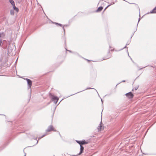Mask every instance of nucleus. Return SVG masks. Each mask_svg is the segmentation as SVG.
I'll return each mask as SVG.
<instances>
[{"label":"nucleus","mask_w":156,"mask_h":156,"mask_svg":"<svg viewBox=\"0 0 156 156\" xmlns=\"http://www.w3.org/2000/svg\"><path fill=\"white\" fill-rule=\"evenodd\" d=\"M65 44H66V39L65 38Z\"/></svg>","instance_id":"obj_29"},{"label":"nucleus","mask_w":156,"mask_h":156,"mask_svg":"<svg viewBox=\"0 0 156 156\" xmlns=\"http://www.w3.org/2000/svg\"><path fill=\"white\" fill-rule=\"evenodd\" d=\"M125 81L124 80H123L122 82H125Z\"/></svg>","instance_id":"obj_33"},{"label":"nucleus","mask_w":156,"mask_h":156,"mask_svg":"<svg viewBox=\"0 0 156 156\" xmlns=\"http://www.w3.org/2000/svg\"><path fill=\"white\" fill-rule=\"evenodd\" d=\"M26 156V153H25V155L24 156Z\"/></svg>","instance_id":"obj_35"},{"label":"nucleus","mask_w":156,"mask_h":156,"mask_svg":"<svg viewBox=\"0 0 156 156\" xmlns=\"http://www.w3.org/2000/svg\"><path fill=\"white\" fill-rule=\"evenodd\" d=\"M88 61H89L88 60H87Z\"/></svg>","instance_id":"obj_37"},{"label":"nucleus","mask_w":156,"mask_h":156,"mask_svg":"<svg viewBox=\"0 0 156 156\" xmlns=\"http://www.w3.org/2000/svg\"><path fill=\"white\" fill-rule=\"evenodd\" d=\"M138 86H136V87H135L133 88V89H132V90L133 91L134 90H136L138 89Z\"/></svg>","instance_id":"obj_16"},{"label":"nucleus","mask_w":156,"mask_h":156,"mask_svg":"<svg viewBox=\"0 0 156 156\" xmlns=\"http://www.w3.org/2000/svg\"><path fill=\"white\" fill-rule=\"evenodd\" d=\"M111 57V55L109 54V55H108L107 57V58H105V57L104 58H103V60H106V59H108L109 58H110Z\"/></svg>","instance_id":"obj_12"},{"label":"nucleus","mask_w":156,"mask_h":156,"mask_svg":"<svg viewBox=\"0 0 156 156\" xmlns=\"http://www.w3.org/2000/svg\"><path fill=\"white\" fill-rule=\"evenodd\" d=\"M66 51H69V52H71V51L70 50H67L66 49Z\"/></svg>","instance_id":"obj_25"},{"label":"nucleus","mask_w":156,"mask_h":156,"mask_svg":"<svg viewBox=\"0 0 156 156\" xmlns=\"http://www.w3.org/2000/svg\"><path fill=\"white\" fill-rule=\"evenodd\" d=\"M103 9V7L102 6H100L96 10L97 12H100Z\"/></svg>","instance_id":"obj_8"},{"label":"nucleus","mask_w":156,"mask_h":156,"mask_svg":"<svg viewBox=\"0 0 156 156\" xmlns=\"http://www.w3.org/2000/svg\"><path fill=\"white\" fill-rule=\"evenodd\" d=\"M127 48V47H126V46H125V47H124V48H123L122 49H124V48Z\"/></svg>","instance_id":"obj_27"},{"label":"nucleus","mask_w":156,"mask_h":156,"mask_svg":"<svg viewBox=\"0 0 156 156\" xmlns=\"http://www.w3.org/2000/svg\"><path fill=\"white\" fill-rule=\"evenodd\" d=\"M80 145H81V141H76Z\"/></svg>","instance_id":"obj_18"},{"label":"nucleus","mask_w":156,"mask_h":156,"mask_svg":"<svg viewBox=\"0 0 156 156\" xmlns=\"http://www.w3.org/2000/svg\"><path fill=\"white\" fill-rule=\"evenodd\" d=\"M80 151L79 153L78 154V155H80L81 154L83 151L84 147L82 146V145H80Z\"/></svg>","instance_id":"obj_5"},{"label":"nucleus","mask_w":156,"mask_h":156,"mask_svg":"<svg viewBox=\"0 0 156 156\" xmlns=\"http://www.w3.org/2000/svg\"><path fill=\"white\" fill-rule=\"evenodd\" d=\"M101 102H102V103H103V101H102V99L101 98Z\"/></svg>","instance_id":"obj_34"},{"label":"nucleus","mask_w":156,"mask_h":156,"mask_svg":"<svg viewBox=\"0 0 156 156\" xmlns=\"http://www.w3.org/2000/svg\"><path fill=\"white\" fill-rule=\"evenodd\" d=\"M5 36V34L3 32L0 33V38L3 37Z\"/></svg>","instance_id":"obj_11"},{"label":"nucleus","mask_w":156,"mask_h":156,"mask_svg":"<svg viewBox=\"0 0 156 156\" xmlns=\"http://www.w3.org/2000/svg\"><path fill=\"white\" fill-rule=\"evenodd\" d=\"M127 53L128 54V55H129V52H128V51L127 50Z\"/></svg>","instance_id":"obj_32"},{"label":"nucleus","mask_w":156,"mask_h":156,"mask_svg":"<svg viewBox=\"0 0 156 156\" xmlns=\"http://www.w3.org/2000/svg\"><path fill=\"white\" fill-rule=\"evenodd\" d=\"M76 94V93H75V94H73L71 95H69V96H68V97H69V96H72V95H74V94Z\"/></svg>","instance_id":"obj_26"},{"label":"nucleus","mask_w":156,"mask_h":156,"mask_svg":"<svg viewBox=\"0 0 156 156\" xmlns=\"http://www.w3.org/2000/svg\"><path fill=\"white\" fill-rule=\"evenodd\" d=\"M114 3H115L114 2H111L109 5H111L114 4Z\"/></svg>","instance_id":"obj_21"},{"label":"nucleus","mask_w":156,"mask_h":156,"mask_svg":"<svg viewBox=\"0 0 156 156\" xmlns=\"http://www.w3.org/2000/svg\"><path fill=\"white\" fill-rule=\"evenodd\" d=\"M130 43V41H128L127 43H126V45H129V44Z\"/></svg>","instance_id":"obj_20"},{"label":"nucleus","mask_w":156,"mask_h":156,"mask_svg":"<svg viewBox=\"0 0 156 156\" xmlns=\"http://www.w3.org/2000/svg\"><path fill=\"white\" fill-rule=\"evenodd\" d=\"M13 8L14 10H15L16 11V12H18L19 11L18 9L15 6V5H13Z\"/></svg>","instance_id":"obj_9"},{"label":"nucleus","mask_w":156,"mask_h":156,"mask_svg":"<svg viewBox=\"0 0 156 156\" xmlns=\"http://www.w3.org/2000/svg\"><path fill=\"white\" fill-rule=\"evenodd\" d=\"M10 14L12 15H14V11L13 10L11 9L10 11Z\"/></svg>","instance_id":"obj_15"},{"label":"nucleus","mask_w":156,"mask_h":156,"mask_svg":"<svg viewBox=\"0 0 156 156\" xmlns=\"http://www.w3.org/2000/svg\"><path fill=\"white\" fill-rule=\"evenodd\" d=\"M64 26H63L62 28H63V30H64V32H65V29H64Z\"/></svg>","instance_id":"obj_24"},{"label":"nucleus","mask_w":156,"mask_h":156,"mask_svg":"<svg viewBox=\"0 0 156 156\" xmlns=\"http://www.w3.org/2000/svg\"><path fill=\"white\" fill-rule=\"evenodd\" d=\"M110 6V5H108V6H107L105 9V10L106 9H107V8L109 6Z\"/></svg>","instance_id":"obj_22"},{"label":"nucleus","mask_w":156,"mask_h":156,"mask_svg":"<svg viewBox=\"0 0 156 156\" xmlns=\"http://www.w3.org/2000/svg\"><path fill=\"white\" fill-rule=\"evenodd\" d=\"M27 83L28 84V88H30L32 84V82L30 80H27Z\"/></svg>","instance_id":"obj_3"},{"label":"nucleus","mask_w":156,"mask_h":156,"mask_svg":"<svg viewBox=\"0 0 156 156\" xmlns=\"http://www.w3.org/2000/svg\"><path fill=\"white\" fill-rule=\"evenodd\" d=\"M156 13V6L151 11L148 13Z\"/></svg>","instance_id":"obj_7"},{"label":"nucleus","mask_w":156,"mask_h":156,"mask_svg":"<svg viewBox=\"0 0 156 156\" xmlns=\"http://www.w3.org/2000/svg\"><path fill=\"white\" fill-rule=\"evenodd\" d=\"M146 67H147V66H145V67H143V68H140L139 69V70H141V69H142L143 68H144Z\"/></svg>","instance_id":"obj_23"},{"label":"nucleus","mask_w":156,"mask_h":156,"mask_svg":"<svg viewBox=\"0 0 156 156\" xmlns=\"http://www.w3.org/2000/svg\"><path fill=\"white\" fill-rule=\"evenodd\" d=\"M52 100L54 101H56V102H55V103H57L58 100V97L55 96H52Z\"/></svg>","instance_id":"obj_4"},{"label":"nucleus","mask_w":156,"mask_h":156,"mask_svg":"<svg viewBox=\"0 0 156 156\" xmlns=\"http://www.w3.org/2000/svg\"><path fill=\"white\" fill-rule=\"evenodd\" d=\"M140 18H139V20H138V22H139L140 21ZM138 24V23H137V25Z\"/></svg>","instance_id":"obj_30"},{"label":"nucleus","mask_w":156,"mask_h":156,"mask_svg":"<svg viewBox=\"0 0 156 156\" xmlns=\"http://www.w3.org/2000/svg\"><path fill=\"white\" fill-rule=\"evenodd\" d=\"M25 80H27H27H29V79H27V78H25Z\"/></svg>","instance_id":"obj_31"},{"label":"nucleus","mask_w":156,"mask_h":156,"mask_svg":"<svg viewBox=\"0 0 156 156\" xmlns=\"http://www.w3.org/2000/svg\"><path fill=\"white\" fill-rule=\"evenodd\" d=\"M51 131H55L54 129L53 128V126L51 125L48 127V129L46 130V131L47 132H50Z\"/></svg>","instance_id":"obj_2"},{"label":"nucleus","mask_w":156,"mask_h":156,"mask_svg":"<svg viewBox=\"0 0 156 156\" xmlns=\"http://www.w3.org/2000/svg\"><path fill=\"white\" fill-rule=\"evenodd\" d=\"M87 143H88L86 142L85 140H83L81 141V145H82L84 144H86Z\"/></svg>","instance_id":"obj_10"},{"label":"nucleus","mask_w":156,"mask_h":156,"mask_svg":"<svg viewBox=\"0 0 156 156\" xmlns=\"http://www.w3.org/2000/svg\"><path fill=\"white\" fill-rule=\"evenodd\" d=\"M101 121L100 122V125L98 126L97 127V129L99 131H100L103 129V128L102 127V126L101 125Z\"/></svg>","instance_id":"obj_6"},{"label":"nucleus","mask_w":156,"mask_h":156,"mask_svg":"<svg viewBox=\"0 0 156 156\" xmlns=\"http://www.w3.org/2000/svg\"><path fill=\"white\" fill-rule=\"evenodd\" d=\"M126 96L129 99H132L133 97V94L131 92L126 94Z\"/></svg>","instance_id":"obj_1"},{"label":"nucleus","mask_w":156,"mask_h":156,"mask_svg":"<svg viewBox=\"0 0 156 156\" xmlns=\"http://www.w3.org/2000/svg\"><path fill=\"white\" fill-rule=\"evenodd\" d=\"M77 155H73V156H77Z\"/></svg>","instance_id":"obj_36"},{"label":"nucleus","mask_w":156,"mask_h":156,"mask_svg":"<svg viewBox=\"0 0 156 156\" xmlns=\"http://www.w3.org/2000/svg\"><path fill=\"white\" fill-rule=\"evenodd\" d=\"M38 143V140H37V142H36V144H35V145L37 144Z\"/></svg>","instance_id":"obj_28"},{"label":"nucleus","mask_w":156,"mask_h":156,"mask_svg":"<svg viewBox=\"0 0 156 156\" xmlns=\"http://www.w3.org/2000/svg\"><path fill=\"white\" fill-rule=\"evenodd\" d=\"M55 23L56 24H57V25H59L61 27H62V24H60V23Z\"/></svg>","instance_id":"obj_19"},{"label":"nucleus","mask_w":156,"mask_h":156,"mask_svg":"<svg viewBox=\"0 0 156 156\" xmlns=\"http://www.w3.org/2000/svg\"><path fill=\"white\" fill-rule=\"evenodd\" d=\"M9 2L12 6L15 5L14 2L13 0H9Z\"/></svg>","instance_id":"obj_13"},{"label":"nucleus","mask_w":156,"mask_h":156,"mask_svg":"<svg viewBox=\"0 0 156 156\" xmlns=\"http://www.w3.org/2000/svg\"><path fill=\"white\" fill-rule=\"evenodd\" d=\"M94 89V88H90V87H88V88H87L86 89H85V90H82L80 91H79V92H78L76 93V94H77L78 93H79V92H82L83 91L86 90H87V89ZM94 89L95 90V89Z\"/></svg>","instance_id":"obj_14"},{"label":"nucleus","mask_w":156,"mask_h":156,"mask_svg":"<svg viewBox=\"0 0 156 156\" xmlns=\"http://www.w3.org/2000/svg\"><path fill=\"white\" fill-rule=\"evenodd\" d=\"M46 135V134H44L42 136H41V137H40L38 138V139H41V138L43 137H44V136H45Z\"/></svg>","instance_id":"obj_17"}]
</instances>
